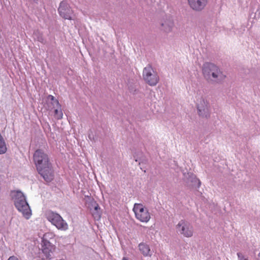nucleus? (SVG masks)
I'll return each instance as SVG.
<instances>
[{
    "label": "nucleus",
    "instance_id": "nucleus-1",
    "mask_svg": "<svg viewBox=\"0 0 260 260\" xmlns=\"http://www.w3.org/2000/svg\"><path fill=\"white\" fill-rule=\"evenodd\" d=\"M34 161L39 173L48 182L53 178V171L49 157L43 150H37L34 154Z\"/></svg>",
    "mask_w": 260,
    "mask_h": 260
},
{
    "label": "nucleus",
    "instance_id": "nucleus-11",
    "mask_svg": "<svg viewBox=\"0 0 260 260\" xmlns=\"http://www.w3.org/2000/svg\"><path fill=\"white\" fill-rule=\"evenodd\" d=\"M47 100L50 102L49 107L54 109V117L57 119H62L63 117V113L61 105L58 100L51 95H49L47 96Z\"/></svg>",
    "mask_w": 260,
    "mask_h": 260
},
{
    "label": "nucleus",
    "instance_id": "nucleus-15",
    "mask_svg": "<svg viewBox=\"0 0 260 260\" xmlns=\"http://www.w3.org/2000/svg\"><path fill=\"white\" fill-rule=\"evenodd\" d=\"M184 181L187 185L194 188H199L201 182L197 176L192 173H187L184 175Z\"/></svg>",
    "mask_w": 260,
    "mask_h": 260
},
{
    "label": "nucleus",
    "instance_id": "nucleus-19",
    "mask_svg": "<svg viewBox=\"0 0 260 260\" xmlns=\"http://www.w3.org/2000/svg\"><path fill=\"white\" fill-rule=\"evenodd\" d=\"M122 260H128V258L126 257H123Z\"/></svg>",
    "mask_w": 260,
    "mask_h": 260
},
{
    "label": "nucleus",
    "instance_id": "nucleus-14",
    "mask_svg": "<svg viewBox=\"0 0 260 260\" xmlns=\"http://www.w3.org/2000/svg\"><path fill=\"white\" fill-rule=\"evenodd\" d=\"M85 203L88 205L91 212L92 216L94 218H100L101 214L100 213V207L94 199L90 197L87 196L85 199Z\"/></svg>",
    "mask_w": 260,
    "mask_h": 260
},
{
    "label": "nucleus",
    "instance_id": "nucleus-20",
    "mask_svg": "<svg viewBox=\"0 0 260 260\" xmlns=\"http://www.w3.org/2000/svg\"><path fill=\"white\" fill-rule=\"evenodd\" d=\"M258 260H260V253L258 255Z\"/></svg>",
    "mask_w": 260,
    "mask_h": 260
},
{
    "label": "nucleus",
    "instance_id": "nucleus-13",
    "mask_svg": "<svg viewBox=\"0 0 260 260\" xmlns=\"http://www.w3.org/2000/svg\"><path fill=\"white\" fill-rule=\"evenodd\" d=\"M209 0H187L189 8L194 12H200L205 9Z\"/></svg>",
    "mask_w": 260,
    "mask_h": 260
},
{
    "label": "nucleus",
    "instance_id": "nucleus-16",
    "mask_svg": "<svg viewBox=\"0 0 260 260\" xmlns=\"http://www.w3.org/2000/svg\"><path fill=\"white\" fill-rule=\"evenodd\" d=\"M139 250L144 256H151L152 252L149 245L145 243H141L138 245Z\"/></svg>",
    "mask_w": 260,
    "mask_h": 260
},
{
    "label": "nucleus",
    "instance_id": "nucleus-17",
    "mask_svg": "<svg viewBox=\"0 0 260 260\" xmlns=\"http://www.w3.org/2000/svg\"><path fill=\"white\" fill-rule=\"evenodd\" d=\"M238 260H248V258L241 253H237Z\"/></svg>",
    "mask_w": 260,
    "mask_h": 260
},
{
    "label": "nucleus",
    "instance_id": "nucleus-5",
    "mask_svg": "<svg viewBox=\"0 0 260 260\" xmlns=\"http://www.w3.org/2000/svg\"><path fill=\"white\" fill-rule=\"evenodd\" d=\"M175 229L177 234L183 238H192L195 234L193 226L185 220L179 221L176 225Z\"/></svg>",
    "mask_w": 260,
    "mask_h": 260
},
{
    "label": "nucleus",
    "instance_id": "nucleus-2",
    "mask_svg": "<svg viewBox=\"0 0 260 260\" xmlns=\"http://www.w3.org/2000/svg\"><path fill=\"white\" fill-rule=\"evenodd\" d=\"M202 72L205 79L212 84H222L227 78L226 73L222 69L211 62L203 64Z\"/></svg>",
    "mask_w": 260,
    "mask_h": 260
},
{
    "label": "nucleus",
    "instance_id": "nucleus-9",
    "mask_svg": "<svg viewBox=\"0 0 260 260\" xmlns=\"http://www.w3.org/2000/svg\"><path fill=\"white\" fill-rule=\"evenodd\" d=\"M53 237V234L46 233L42 238L40 249L47 257H50L56 249V246L48 240Z\"/></svg>",
    "mask_w": 260,
    "mask_h": 260
},
{
    "label": "nucleus",
    "instance_id": "nucleus-7",
    "mask_svg": "<svg viewBox=\"0 0 260 260\" xmlns=\"http://www.w3.org/2000/svg\"><path fill=\"white\" fill-rule=\"evenodd\" d=\"M142 77L145 83L151 86H155L159 80L157 72L150 65H148L144 68Z\"/></svg>",
    "mask_w": 260,
    "mask_h": 260
},
{
    "label": "nucleus",
    "instance_id": "nucleus-4",
    "mask_svg": "<svg viewBox=\"0 0 260 260\" xmlns=\"http://www.w3.org/2000/svg\"><path fill=\"white\" fill-rule=\"evenodd\" d=\"M197 115L202 119H208L211 114L210 106L208 100L203 96L196 97L194 101Z\"/></svg>",
    "mask_w": 260,
    "mask_h": 260
},
{
    "label": "nucleus",
    "instance_id": "nucleus-3",
    "mask_svg": "<svg viewBox=\"0 0 260 260\" xmlns=\"http://www.w3.org/2000/svg\"><path fill=\"white\" fill-rule=\"evenodd\" d=\"M11 196L18 211L21 213L25 219H29L32 215L31 210L23 193L15 190L11 192Z\"/></svg>",
    "mask_w": 260,
    "mask_h": 260
},
{
    "label": "nucleus",
    "instance_id": "nucleus-12",
    "mask_svg": "<svg viewBox=\"0 0 260 260\" xmlns=\"http://www.w3.org/2000/svg\"><path fill=\"white\" fill-rule=\"evenodd\" d=\"M58 12L60 16L64 19L72 20L73 19V12L69 5L65 2H61L60 3Z\"/></svg>",
    "mask_w": 260,
    "mask_h": 260
},
{
    "label": "nucleus",
    "instance_id": "nucleus-8",
    "mask_svg": "<svg viewBox=\"0 0 260 260\" xmlns=\"http://www.w3.org/2000/svg\"><path fill=\"white\" fill-rule=\"evenodd\" d=\"M46 218L58 230L65 231L68 229V223L59 214L49 211L46 213Z\"/></svg>",
    "mask_w": 260,
    "mask_h": 260
},
{
    "label": "nucleus",
    "instance_id": "nucleus-6",
    "mask_svg": "<svg viewBox=\"0 0 260 260\" xmlns=\"http://www.w3.org/2000/svg\"><path fill=\"white\" fill-rule=\"evenodd\" d=\"M133 210L135 213L136 218L140 222L147 223L151 218V213L149 209L142 204L136 203L134 204Z\"/></svg>",
    "mask_w": 260,
    "mask_h": 260
},
{
    "label": "nucleus",
    "instance_id": "nucleus-18",
    "mask_svg": "<svg viewBox=\"0 0 260 260\" xmlns=\"http://www.w3.org/2000/svg\"><path fill=\"white\" fill-rule=\"evenodd\" d=\"M8 260H19V259L14 256H12L10 257Z\"/></svg>",
    "mask_w": 260,
    "mask_h": 260
},
{
    "label": "nucleus",
    "instance_id": "nucleus-10",
    "mask_svg": "<svg viewBox=\"0 0 260 260\" xmlns=\"http://www.w3.org/2000/svg\"><path fill=\"white\" fill-rule=\"evenodd\" d=\"M159 24L160 29L165 34L171 32L175 26L174 19L169 15L163 16L160 20Z\"/></svg>",
    "mask_w": 260,
    "mask_h": 260
}]
</instances>
